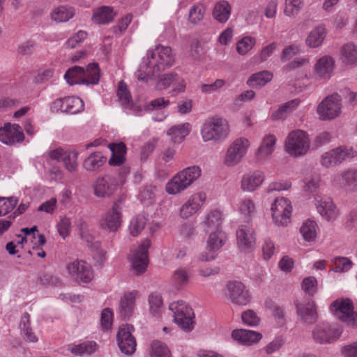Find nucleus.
Wrapping results in <instances>:
<instances>
[{"label": "nucleus", "instance_id": "f257e3e1", "mask_svg": "<svg viewBox=\"0 0 357 357\" xmlns=\"http://www.w3.org/2000/svg\"><path fill=\"white\" fill-rule=\"evenodd\" d=\"M174 62V56L169 47L158 45L147 51L146 57L136 73L139 81L148 82L156 74L170 68Z\"/></svg>", "mask_w": 357, "mask_h": 357}, {"label": "nucleus", "instance_id": "f03ea898", "mask_svg": "<svg viewBox=\"0 0 357 357\" xmlns=\"http://www.w3.org/2000/svg\"><path fill=\"white\" fill-rule=\"evenodd\" d=\"M200 132L204 142L221 141L229 136L230 126L227 119L215 116L205 120Z\"/></svg>", "mask_w": 357, "mask_h": 357}, {"label": "nucleus", "instance_id": "7ed1b4c3", "mask_svg": "<svg viewBox=\"0 0 357 357\" xmlns=\"http://www.w3.org/2000/svg\"><path fill=\"white\" fill-rule=\"evenodd\" d=\"M66 82L70 85L77 84H98L100 79V69L97 63L88 65L86 69L74 66L68 69L64 75Z\"/></svg>", "mask_w": 357, "mask_h": 357}, {"label": "nucleus", "instance_id": "20e7f679", "mask_svg": "<svg viewBox=\"0 0 357 357\" xmlns=\"http://www.w3.org/2000/svg\"><path fill=\"white\" fill-rule=\"evenodd\" d=\"M169 309L173 313L174 322L184 331H191L194 328L195 314L192 307L183 301L172 302Z\"/></svg>", "mask_w": 357, "mask_h": 357}, {"label": "nucleus", "instance_id": "39448f33", "mask_svg": "<svg viewBox=\"0 0 357 357\" xmlns=\"http://www.w3.org/2000/svg\"><path fill=\"white\" fill-rule=\"evenodd\" d=\"M310 141L308 135L301 130L290 132L285 141V151L292 157H301L310 149Z\"/></svg>", "mask_w": 357, "mask_h": 357}, {"label": "nucleus", "instance_id": "423d86ee", "mask_svg": "<svg viewBox=\"0 0 357 357\" xmlns=\"http://www.w3.org/2000/svg\"><path fill=\"white\" fill-rule=\"evenodd\" d=\"M250 146V142L247 138L236 139L227 148L223 159L224 165L229 167L237 165L246 155Z\"/></svg>", "mask_w": 357, "mask_h": 357}, {"label": "nucleus", "instance_id": "0eeeda50", "mask_svg": "<svg viewBox=\"0 0 357 357\" xmlns=\"http://www.w3.org/2000/svg\"><path fill=\"white\" fill-rule=\"evenodd\" d=\"M272 218L275 225L284 227L290 222L292 206L284 197L276 198L271 205Z\"/></svg>", "mask_w": 357, "mask_h": 357}, {"label": "nucleus", "instance_id": "6e6552de", "mask_svg": "<svg viewBox=\"0 0 357 357\" xmlns=\"http://www.w3.org/2000/svg\"><path fill=\"white\" fill-rule=\"evenodd\" d=\"M66 270L70 278L79 282L89 283L93 278L91 266L83 260L69 262L66 265Z\"/></svg>", "mask_w": 357, "mask_h": 357}, {"label": "nucleus", "instance_id": "1a4fd4ad", "mask_svg": "<svg viewBox=\"0 0 357 357\" xmlns=\"http://www.w3.org/2000/svg\"><path fill=\"white\" fill-rule=\"evenodd\" d=\"M84 102L82 99L75 96H68L57 98L50 105V110L53 113L59 112L68 114H77L83 111Z\"/></svg>", "mask_w": 357, "mask_h": 357}, {"label": "nucleus", "instance_id": "9d476101", "mask_svg": "<svg viewBox=\"0 0 357 357\" xmlns=\"http://www.w3.org/2000/svg\"><path fill=\"white\" fill-rule=\"evenodd\" d=\"M121 213V200L119 199L114 203L110 210L102 215L100 220V227L109 231H116L122 222Z\"/></svg>", "mask_w": 357, "mask_h": 357}, {"label": "nucleus", "instance_id": "9b49d317", "mask_svg": "<svg viewBox=\"0 0 357 357\" xmlns=\"http://www.w3.org/2000/svg\"><path fill=\"white\" fill-rule=\"evenodd\" d=\"M171 85L172 86V89L170 91L172 96L183 92L186 87L184 79L176 73H164L158 77L156 88L158 90L167 89Z\"/></svg>", "mask_w": 357, "mask_h": 357}, {"label": "nucleus", "instance_id": "f8f14e48", "mask_svg": "<svg viewBox=\"0 0 357 357\" xmlns=\"http://www.w3.org/2000/svg\"><path fill=\"white\" fill-rule=\"evenodd\" d=\"M226 296L236 305H246L251 300V296L245 286L238 281H230L227 284Z\"/></svg>", "mask_w": 357, "mask_h": 357}, {"label": "nucleus", "instance_id": "ddd939ff", "mask_svg": "<svg viewBox=\"0 0 357 357\" xmlns=\"http://www.w3.org/2000/svg\"><path fill=\"white\" fill-rule=\"evenodd\" d=\"M150 246L151 241L146 239L133 250L130 256L131 266L137 275L143 273L146 270L149 264L148 250Z\"/></svg>", "mask_w": 357, "mask_h": 357}, {"label": "nucleus", "instance_id": "4468645a", "mask_svg": "<svg viewBox=\"0 0 357 357\" xmlns=\"http://www.w3.org/2000/svg\"><path fill=\"white\" fill-rule=\"evenodd\" d=\"M134 328L132 325L124 324L119 327L116 335L119 349L127 355L133 354L136 349V340L132 334Z\"/></svg>", "mask_w": 357, "mask_h": 357}, {"label": "nucleus", "instance_id": "2eb2a0df", "mask_svg": "<svg viewBox=\"0 0 357 357\" xmlns=\"http://www.w3.org/2000/svg\"><path fill=\"white\" fill-rule=\"evenodd\" d=\"M117 187V179L114 176L105 174L96 180L93 184L94 195L99 198L109 197L115 192Z\"/></svg>", "mask_w": 357, "mask_h": 357}, {"label": "nucleus", "instance_id": "dca6fc26", "mask_svg": "<svg viewBox=\"0 0 357 357\" xmlns=\"http://www.w3.org/2000/svg\"><path fill=\"white\" fill-rule=\"evenodd\" d=\"M336 317L352 327H357V312L350 299L336 300Z\"/></svg>", "mask_w": 357, "mask_h": 357}, {"label": "nucleus", "instance_id": "f3484780", "mask_svg": "<svg viewBox=\"0 0 357 357\" xmlns=\"http://www.w3.org/2000/svg\"><path fill=\"white\" fill-rule=\"evenodd\" d=\"M206 194L202 192L190 196L188 200L181 206L179 215L183 219H188L199 211L206 202Z\"/></svg>", "mask_w": 357, "mask_h": 357}, {"label": "nucleus", "instance_id": "a211bd4d", "mask_svg": "<svg viewBox=\"0 0 357 357\" xmlns=\"http://www.w3.org/2000/svg\"><path fill=\"white\" fill-rule=\"evenodd\" d=\"M225 234L221 231H214L212 232L208 238L206 252L202 253L199 259L203 261H209L215 259L216 255L215 254L220 250L225 242Z\"/></svg>", "mask_w": 357, "mask_h": 357}, {"label": "nucleus", "instance_id": "6ab92c4d", "mask_svg": "<svg viewBox=\"0 0 357 357\" xmlns=\"http://www.w3.org/2000/svg\"><path fill=\"white\" fill-rule=\"evenodd\" d=\"M298 316L301 321L312 324L315 323L318 318L314 301L312 298L305 299L296 303Z\"/></svg>", "mask_w": 357, "mask_h": 357}, {"label": "nucleus", "instance_id": "aec40b11", "mask_svg": "<svg viewBox=\"0 0 357 357\" xmlns=\"http://www.w3.org/2000/svg\"><path fill=\"white\" fill-rule=\"evenodd\" d=\"M139 296L138 291L133 290L126 292L119 301L117 312L123 319H130L135 309V300Z\"/></svg>", "mask_w": 357, "mask_h": 357}, {"label": "nucleus", "instance_id": "412c9836", "mask_svg": "<svg viewBox=\"0 0 357 357\" xmlns=\"http://www.w3.org/2000/svg\"><path fill=\"white\" fill-rule=\"evenodd\" d=\"M24 139V133L19 125L7 123L0 128V141L5 144L12 145L22 142Z\"/></svg>", "mask_w": 357, "mask_h": 357}, {"label": "nucleus", "instance_id": "4be33fe9", "mask_svg": "<svg viewBox=\"0 0 357 357\" xmlns=\"http://www.w3.org/2000/svg\"><path fill=\"white\" fill-rule=\"evenodd\" d=\"M236 240L238 248L242 251L252 250L256 243L254 229L248 226H241L236 231Z\"/></svg>", "mask_w": 357, "mask_h": 357}, {"label": "nucleus", "instance_id": "5701e85b", "mask_svg": "<svg viewBox=\"0 0 357 357\" xmlns=\"http://www.w3.org/2000/svg\"><path fill=\"white\" fill-rule=\"evenodd\" d=\"M265 174L260 170H255L245 174L241 179V187L243 191L253 192L264 181Z\"/></svg>", "mask_w": 357, "mask_h": 357}, {"label": "nucleus", "instance_id": "b1692460", "mask_svg": "<svg viewBox=\"0 0 357 357\" xmlns=\"http://www.w3.org/2000/svg\"><path fill=\"white\" fill-rule=\"evenodd\" d=\"M333 58L330 56H323L319 58L314 66V74L317 79H326L331 77L333 65Z\"/></svg>", "mask_w": 357, "mask_h": 357}, {"label": "nucleus", "instance_id": "393cba45", "mask_svg": "<svg viewBox=\"0 0 357 357\" xmlns=\"http://www.w3.org/2000/svg\"><path fill=\"white\" fill-rule=\"evenodd\" d=\"M231 337L241 344L251 345L259 341L262 335L253 331L237 329L232 331Z\"/></svg>", "mask_w": 357, "mask_h": 357}, {"label": "nucleus", "instance_id": "a878e982", "mask_svg": "<svg viewBox=\"0 0 357 357\" xmlns=\"http://www.w3.org/2000/svg\"><path fill=\"white\" fill-rule=\"evenodd\" d=\"M335 331L328 323L317 325L312 331V337L316 342L320 344L330 343L334 337Z\"/></svg>", "mask_w": 357, "mask_h": 357}, {"label": "nucleus", "instance_id": "bb28decb", "mask_svg": "<svg viewBox=\"0 0 357 357\" xmlns=\"http://www.w3.org/2000/svg\"><path fill=\"white\" fill-rule=\"evenodd\" d=\"M317 114L321 120L332 119L335 116V96L326 97L317 106Z\"/></svg>", "mask_w": 357, "mask_h": 357}, {"label": "nucleus", "instance_id": "cd10ccee", "mask_svg": "<svg viewBox=\"0 0 357 357\" xmlns=\"http://www.w3.org/2000/svg\"><path fill=\"white\" fill-rule=\"evenodd\" d=\"M276 137L273 135L264 136L263 140L256 151V158L258 160H264L268 158L273 152Z\"/></svg>", "mask_w": 357, "mask_h": 357}, {"label": "nucleus", "instance_id": "c85d7f7f", "mask_svg": "<svg viewBox=\"0 0 357 357\" xmlns=\"http://www.w3.org/2000/svg\"><path fill=\"white\" fill-rule=\"evenodd\" d=\"M327 32L324 25L314 27L305 39V44L310 48H317L321 46L326 36Z\"/></svg>", "mask_w": 357, "mask_h": 357}, {"label": "nucleus", "instance_id": "c756f323", "mask_svg": "<svg viewBox=\"0 0 357 357\" xmlns=\"http://www.w3.org/2000/svg\"><path fill=\"white\" fill-rule=\"evenodd\" d=\"M109 147L112 152V156L109 160V164L112 166H120L125 161V155L126 153V146L124 143L110 144Z\"/></svg>", "mask_w": 357, "mask_h": 357}, {"label": "nucleus", "instance_id": "7c9ffc66", "mask_svg": "<svg viewBox=\"0 0 357 357\" xmlns=\"http://www.w3.org/2000/svg\"><path fill=\"white\" fill-rule=\"evenodd\" d=\"M190 128L191 126L189 123H183L170 128L167 135L174 143L179 144L189 135Z\"/></svg>", "mask_w": 357, "mask_h": 357}, {"label": "nucleus", "instance_id": "2f4dec72", "mask_svg": "<svg viewBox=\"0 0 357 357\" xmlns=\"http://www.w3.org/2000/svg\"><path fill=\"white\" fill-rule=\"evenodd\" d=\"M231 7L228 1H220L215 3L213 10V17L220 23H225L229 18Z\"/></svg>", "mask_w": 357, "mask_h": 357}, {"label": "nucleus", "instance_id": "473e14b6", "mask_svg": "<svg viewBox=\"0 0 357 357\" xmlns=\"http://www.w3.org/2000/svg\"><path fill=\"white\" fill-rule=\"evenodd\" d=\"M106 160L102 153L94 152L84 160L83 167L88 172H97L105 165Z\"/></svg>", "mask_w": 357, "mask_h": 357}, {"label": "nucleus", "instance_id": "72a5a7b5", "mask_svg": "<svg viewBox=\"0 0 357 357\" xmlns=\"http://www.w3.org/2000/svg\"><path fill=\"white\" fill-rule=\"evenodd\" d=\"M115 16L113 8L109 6H101L94 10L92 20L99 24L111 22Z\"/></svg>", "mask_w": 357, "mask_h": 357}, {"label": "nucleus", "instance_id": "f704fd0d", "mask_svg": "<svg viewBox=\"0 0 357 357\" xmlns=\"http://www.w3.org/2000/svg\"><path fill=\"white\" fill-rule=\"evenodd\" d=\"M188 188L184 179L177 173L167 183L165 190L169 195H175L183 192Z\"/></svg>", "mask_w": 357, "mask_h": 357}, {"label": "nucleus", "instance_id": "c9c22d12", "mask_svg": "<svg viewBox=\"0 0 357 357\" xmlns=\"http://www.w3.org/2000/svg\"><path fill=\"white\" fill-rule=\"evenodd\" d=\"M188 188L184 179L177 173L167 183L165 190L169 195H175L183 192Z\"/></svg>", "mask_w": 357, "mask_h": 357}, {"label": "nucleus", "instance_id": "e433bc0d", "mask_svg": "<svg viewBox=\"0 0 357 357\" xmlns=\"http://www.w3.org/2000/svg\"><path fill=\"white\" fill-rule=\"evenodd\" d=\"M273 75L268 70H262L252 74L248 79L247 84L250 87H261L271 82Z\"/></svg>", "mask_w": 357, "mask_h": 357}, {"label": "nucleus", "instance_id": "4c0bfd02", "mask_svg": "<svg viewBox=\"0 0 357 357\" xmlns=\"http://www.w3.org/2000/svg\"><path fill=\"white\" fill-rule=\"evenodd\" d=\"M300 103V100L296 98L281 105L279 108L272 114V119H284L290 112L297 108Z\"/></svg>", "mask_w": 357, "mask_h": 357}, {"label": "nucleus", "instance_id": "58836bf2", "mask_svg": "<svg viewBox=\"0 0 357 357\" xmlns=\"http://www.w3.org/2000/svg\"><path fill=\"white\" fill-rule=\"evenodd\" d=\"M317 210L323 218L327 221L332 220L335 215V206L331 197L322 199L317 205Z\"/></svg>", "mask_w": 357, "mask_h": 357}, {"label": "nucleus", "instance_id": "ea45409f", "mask_svg": "<svg viewBox=\"0 0 357 357\" xmlns=\"http://www.w3.org/2000/svg\"><path fill=\"white\" fill-rule=\"evenodd\" d=\"M29 318L30 316L26 312L22 315L20 324L21 334L26 341L36 342L38 341V337L30 327Z\"/></svg>", "mask_w": 357, "mask_h": 357}, {"label": "nucleus", "instance_id": "a19ab883", "mask_svg": "<svg viewBox=\"0 0 357 357\" xmlns=\"http://www.w3.org/2000/svg\"><path fill=\"white\" fill-rule=\"evenodd\" d=\"M74 15L75 11L73 8L61 6L53 10L51 17L56 22H65L71 19Z\"/></svg>", "mask_w": 357, "mask_h": 357}, {"label": "nucleus", "instance_id": "79ce46f5", "mask_svg": "<svg viewBox=\"0 0 357 357\" xmlns=\"http://www.w3.org/2000/svg\"><path fill=\"white\" fill-rule=\"evenodd\" d=\"M317 229V223L313 220H307L301 227L300 233L305 241L312 243L315 241Z\"/></svg>", "mask_w": 357, "mask_h": 357}, {"label": "nucleus", "instance_id": "37998d69", "mask_svg": "<svg viewBox=\"0 0 357 357\" xmlns=\"http://www.w3.org/2000/svg\"><path fill=\"white\" fill-rule=\"evenodd\" d=\"M339 182L351 190L357 188V169H349L344 171L339 177Z\"/></svg>", "mask_w": 357, "mask_h": 357}, {"label": "nucleus", "instance_id": "c03bdc74", "mask_svg": "<svg viewBox=\"0 0 357 357\" xmlns=\"http://www.w3.org/2000/svg\"><path fill=\"white\" fill-rule=\"evenodd\" d=\"M148 302L151 314L154 317L160 316L163 310L162 296L157 292H153L149 296Z\"/></svg>", "mask_w": 357, "mask_h": 357}, {"label": "nucleus", "instance_id": "a18cd8bd", "mask_svg": "<svg viewBox=\"0 0 357 357\" xmlns=\"http://www.w3.org/2000/svg\"><path fill=\"white\" fill-rule=\"evenodd\" d=\"M96 348V342L89 341L79 344L70 345L68 350L75 355L82 356L84 354H91L95 352Z\"/></svg>", "mask_w": 357, "mask_h": 357}, {"label": "nucleus", "instance_id": "49530a36", "mask_svg": "<svg viewBox=\"0 0 357 357\" xmlns=\"http://www.w3.org/2000/svg\"><path fill=\"white\" fill-rule=\"evenodd\" d=\"M342 59L347 64L357 63V46L353 43L344 45L341 50Z\"/></svg>", "mask_w": 357, "mask_h": 357}, {"label": "nucleus", "instance_id": "de8ad7c7", "mask_svg": "<svg viewBox=\"0 0 357 357\" xmlns=\"http://www.w3.org/2000/svg\"><path fill=\"white\" fill-rule=\"evenodd\" d=\"M178 173L189 187L201 176L202 171L199 167L194 165L186 167Z\"/></svg>", "mask_w": 357, "mask_h": 357}, {"label": "nucleus", "instance_id": "09e8293b", "mask_svg": "<svg viewBox=\"0 0 357 357\" xmlns=\"http://www.w3.org/2000/svg\"><path fill=\"white\" fill-rule=\"evenodd\" d=\"M151 357H172L171 351L167 344L160 341H153L151 344Z\"/></svg>", "mask_w": 357, "mask_h": 357}, {"label": "nucleus", "instance_id": "8fccbe9b", "mask_svg": "<svg viewBox=\"0 0 357 357\" xmlns=\"http://www.w3.org/2000/svg\"><path fill=\"white\" fill-rule=\"evenodd\" d=\"M222 222V213L220 211L213 210L211 211L206 215L204 225L208 229H214L215 231H219Z\"/></svg>", "mask_w": 357, "mask_h": 357}, {"label": "nucleus", "instance_id": "3c124183", "mask_svg": "<svg viewBox=\"0 0 357 357\" xmlns=\"http://www.w3.org/2000/svg\"><path fill=\"white\" fill-rule=\"evenodd\" d=\"M226 85V81L222 79H217L213 82L202 84L199 86L202 93L205 95H211L218 93Z\"/></svg>", "mask_w": 357, "mask_h": 357}, {"label": "nucleus", "instance_id": "603ef678", "mask_svg": "<svg viewBox=\"0 0 357 357\" xmlns=\"http://www.w3.org/2000/svg\"><path fill=\"white\" fill-rule=\"evenodd\" d=\"M238 209L245 218H250L255 214L256 207L253 200L248 198L239 202Z\"/></svg>", "mask_w": 357, "mask_h": 357}, {"label": "nucleus", "instance_id": "864d4df0", "mask_svg": "<svg viewBox=\"0 0 357 357\" xmlns=\"http://www.w3.org/2000/svg\"><path fill=\"white\" fill-rule=\"evenodd\" d=\"M172 280L177 288L183 287L188 284L190 280V273L188 270L180 268L175 271Z\"/></svg>", "mask_w": 357, "mask_h": 357}, {"label": "nucleus", "instance_id": "5fc2aeb1", "mask_svg": "<svg viewBox=\"0 0 357 357\" xmlns=\"http://www.w3.org/2000/svg\"><path fill=\"white\" fill-rule=\"evenodd\" d=\"M78 153L75 151H66L62 160L65 168L70 172H74L77 168Z\"/></svg>", "mask_w": 357, "mask_h": 357}, {"label": "nucleus", "instance_id": "6e6d98bb", "mask_svg": "<svg viewBox=\"0 0 357 357\" xmlns=\"http://www.w3.org/2000/svg\"><path fill=\"white\" fill-rule=\"evenodd\" d=\"M146 222V218L144 215H138L134 217L129 225L130 234L133 236H137L144 229Z\"/></svg>", "mask_w": 357, "mask_h": 357}, {"label": "nucleus", "instance_id": "4d7b16f0", "mask_svg": "<svg viewBox=\"0 0 357 357\" xmlns=\"http://www.w3.org/2000/svg\"><path fill=\"white\" fill-rule=\"evenodd\" d=\"M255 38L246 36L237 43L236 50L241 55L246 54L255 45Z\"/></svg>", "mask_w": 357, "mask_h": 357}, {"label": "nucleus", "instance_id": "13d9d810", "mask_svg": "<svg viewBox=\"0 0 357 357\" xmlns=\"http://www.w3.org/2000/svg\"><path fill=\"white\" fill-rule=\"evenodd\" d=\"M17 204V199L15 197H0V216L6 215L10 212Z\"/></svg>", "mask_w": 357, "mask_h": 357}, {"label": "nucleus", "instance_id": "bf43d9fd", "mask_svg": "<svg viewBox=\"0 0 357 357\" xmlns=\"http://www.w3.org/2000/svg\"><path fill=\"white\" fill-rule=\"evenodd\" d=\"M357 155V151L351 146H339L336 148V162H342Z\"/></svg>", "mask_w": 357, "mask_h": 357}, {"label": "nucleus", "instance_id": "052dcab7", "mask_svg": "<svg viewBox=\"0 0 357 357\" xmlns=\"http://www.w3.org/2000/svg\"><path fill=\"white\" fill-rule=\"evenodd\" d=\"M302 289L309 296H314L317 289V280L313 277H307L303 279L302 282Z\"/></svg>", "mask_w": 357, "mask_h": 357}, {"label": "nucleus", "instance_id": "680f3d73", "mask_svg": "<svg viewBox=\"0 0 357 357\" xmlns=\"http://www.w3.org/2000/svg\"><path fill=\"white\" fill-rule=\"evenodd\" d=\"M204 13L205 8L203 4H195L190 10L189 20L193 24H197L203 19Z\"/></svg>", "mask_w": 357, "mask_h": 357}, {"label": "nucleus", "instance_id": "e2e57ef3", "mask_svg": "<svg viewBox=\"0 0 357 357\" xmlns=\"http://www.w3.org/2000/svg\"><path fill=\"white\" fill-rule=\"evenodd\" d=\"M275 47V45L274 43L270 44L264 47L259 54L255 55L252 58V62L254 63L259 64L266 61L268 59V57L271 56V54H273Z\"/></svg>", "mask_w": 357, "mask_h": 357}, {"label": "nucleus", "instance_id": "0e129e2a", "mask_svg": "<svg viewBox=\"0 0 357 357\" xmlns=\"http://www.w3.org/2000/svg\"><path fill=\"white\" fill-rule=\"evenodd\" d=\"M303 0H286L284 13L288 16H294L298 14L302 8Z\"/></svg>", "mask_w": 357, "mask_h": 357}, {"label": "nucleus", "instance_id": "69168bd1", "mask_svg": "<svg viewBox=\"0 0 357 357\" xmlns=\"http://www.w3.org/2000/svg\"><path fill=\"white\" fill-rule=\"evenodd\" d=\"M132 20V14H127L124 17H123L118 22L117 25L114 26L112 28V32L116 34H121L123 32H124L129 24L131 23Z\"/></svg>", "mask_w": 357, "mask_h": 357}, {"label": "nucleus", "instance_id": "338daca9", "mask_svg": "<svg viewBox=\"0 0 357 357\" xmlns=\"http://www.w3.org/2000/svg\"><path fill=\"white\" fill-rule=\"evenodd\" d=\"M57 229L60 236L65 239L68 237L71 231V221L69 218L63 217L57 225Z\"/></svg>", "mask_w": 357, "mask_h": 357}, {"label": "nucleus", "instance_id": "774afa93", "mask_svg": "<svg viewBox=\"0 0 357 357\" xmlns=\"http://www.w3.org/2000/svg\"><path fill=\"white\" fill-rule=\"evenodd\" d=\"M169 105L170 101L169 100H165L164 98L160 97L151 100L146 105V109L148 111L160 110Z\"/></svg>", "mask_w": 357, "mask_h": 357}]
</instances>
